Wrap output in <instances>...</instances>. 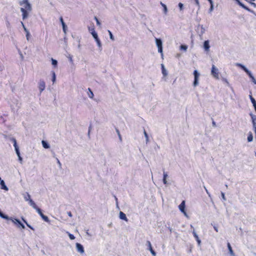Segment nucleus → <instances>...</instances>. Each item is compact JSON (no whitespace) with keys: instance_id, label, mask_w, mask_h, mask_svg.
I'll return each instance as SVG.
<instances>
[{"instance_id":"21","label":"nucleus","mask_w":256,"mask_h":256,"mask_svg":"<svg viewBox=\"0 0 256 256\" xmlns=\"http://www.w3.org/2000/svg\"><path fill=\"white\" fill-rule=\"evenodd\" d=\"M23 196L24 200L26 202H28L30 200H31L30 196L28 192H26L24 194Z\"/></svg>"},{"instance_id":"60","label":"nucleus","mask_w":256,"mask_h":256,"mask_svg":"<svg viewBox=\"0 0 256 256\" xmlns=\"http://www.w3.org/2000/svg\"><path fill=\"white\" fill-rule=\"evenodd\" d=\"M114 199H115L116 202V204L118 206V198L116 196H114Z\"/></svg>"},{"instance_id":"30","label":"nucleus","mask_w":256,"mask_h":256,"mask_svg":"<svg viewBox=\"0 0 256 256\" xmlns=\"http://www.w3.org/2000/svg\"><path fill=\"white\" fill-rule=\"evenodd\" d=\"M248 142H251L253 140V136H252V132H250L248 133Z\"/></svg>"},{"instance_id":"29","label":"nucleus","mask_w":256,"mask_h":256,"mask_svg":"<svg viewBox=\"0 0 256 256\" xmlns=\"http://www.w3.org/2000/svg\"><path fill=\"white\" fill-rule=\"evenodd\" d=\"M88 95L90 98H92L94 96V94L92 90L90 88H88Z\"/></svg>"},{"instance_id":"52","label":"nucleus","mask_w":256,"mask_h":256,"mask_svg":"<svg viewBox=\"0 0 256 256\" xmlns=\"http://www.w3.org/2000/svg\"><path fill=\"white\" fill-rule=\"evenodd\" d=\"M249 97H250L251 102L252 101V100H255V99L252 96V95H250Z\"/></svg>"},{"instance_id":"48","label":"nucleus","mask_w":256,"mask_h":256,"mask_svg":"<svg viewBox=\"0 0 256 256\" xmlns=\"http://www.w3.org/2000/svg\"><path fill=\"white\" fill-rule=\"evenodd\" d=\"M56 162H57L58 164L59 167L61 168L62 164H61L60 161L59 160L58 158H56Z\"/></svg>"},{"instance_id":"64","label":"nucleus","mask_w":256,"mask_h":256,"mask_svg":"<svg viewBox=\"0 0 256 256\" xmlns=\"http://www.w3.org/2000/svg\"><path fill=\"white\" fill-rule=\"evenodd\" d=\"M16 154L18 157L19 156H20V152H18V153H16Z\"/></svg>"},{"instance_id":"38","label":"nucleus","mask_w":256,"mask_h":256,"mask_svg":"<svg viewBox=\"0 0 256 256\" xmlns=\"http://www.w3.org/2000/svg\"><path fill=\"white\" fill-rule=\"evenodd\" d=\"M56 74L54 72H52V82H56Z\"/></svg>"},{"instance_id":"28","label":"nucleus","mask_w":256,"mask_h":256,"mask_svg":"<svg viewBox=\"0 0 256 256\" xmlns=\"http://www.w3.org/2000/svg\"><path fill=\"white\" fill-rule=\"evenodd\" d=\"M42 146L44 148H48L50 147V144H48V142L45 140H42Z\"/></svg>"},{"instance_id":"17","label":"nucleus","mask_w":256,"mask_h":256,"mask_svg":"<svg viewBox=\"0 0 256 256\" xmlns=\"http://www.w3.org/2000/svg\"><path fill=\"white\" fill-rule=\"evenodd\" d=\"M60 22H61V24H62L63 31L64 32L66 33L67 26H66V24L65 22H64L63 18H62V16H61L60 18Z\"/></svg>"},{"instance_id":"46","label":"nucleus","mask_w":256,"mask_h":256,"mask_svg":"<svg viewBox=\"0 0 256 256\" xmlns=\"http://www.w3.org/2000/svg\"><path fill=\"white\" fill-rule=\"evenodd\" d=\"M214 10V4H210V8L209 9V12H211Z\"/></svg>"},{"instance_id":"25","label":"nucleus","mask_w":256,"mask_h":256,"mask_svg":"<svg viewBox=\"0 0 256 256\" xmlns=\"http://www.w3.org/2000/svg\"><path fill=\"white\" fill-rule=\"evenodd\" d=\"M249 77L251 78L252 81L254 83V84H256V80L254 77L253 76L252 73L250 71L248 73L246 74Z\"/></svg>"},{"instance_id":"63","label":"nucleus","mask_w":256,"mask_h":256,"mask_svg":"<svg viewBox=\"0 0 256 256\" xmlns=\"http://www.w3.org/2000/svg\"><path fill=\"white\" fill-rule=\"evenodd\" d=\"M254 132H255V134H256V127L254 128Z\"/></svg>"},{"instance_id":"2","label":"nucleus","mask_w":256,"mask_h":256,"mask_svg":"<svg viewBox=\"0 0 256 256\" xmlns=\"http://www.w3.org/2000/svg\"><path fill=\"white\" fill-rule=\"evenodd\" d=\"M156 44L158 48V52L160 53L162 56H163L162 53V42L160 38H156Z\"/></svg>"},{"instance_id":"49","label":"nucleus","mask_w":256,"mask_h":256,"mask_svg":"<svg viewBox=\"0 0 256 256\" xmlns=\"http://www.w3.org/2000/svg\"><path fill=\"white\" fill-rule=\"evenodd\" d=\"M26 32V39L28 40V38H29V36L30 35V32L28 31L27 32Z\"/></svg>"},{"instance_id":"37","label":"nucleus","mask_w":256,"mask_h":256,"mask_svg":"<svg viewBox=\"0 0 256 256\" xmlns=\"http://www.w3.org/2000/svg\"><path fill=\"white\" fill-rule=\"evenodd\" d=\"M52 64L54 66L56 67L58 65V61L52 58Z\"/></svg>"},{"instance_id":"14","label":"nucleus","mask_w":256,"mask_h":256,"mask_svg":"<svg viewBox=\"0 0 256 256\" xmlns=\"http://www.w3.org/2000/svg\"><path fill=\"white\" fill-rule=\"evenodd\" d=\"M236 65L242 69L244 71L246 74L248 73L250 70H249L244 65L240 63H236Z\"/></svg>"},{"instance_id":"54","label":"nucleus","mask_w":256,"mask_h":256,"mask_svg":"<svg viewBox=\"0 0 256 256\" xmlns=\"http://www.w3.org/2000/svg\"><path fill=\"white\" fill-rule=\"evenodd\" d=\"M250 115L252 118H256V116L255 115H254L252 113H250Z\"/></svg>"},{"instance_id":"53","label":"nucleus","mask_w":256,"mask_h":256,"mask_svg":"<svg viewBox=\"0 0 256 256\" xmlns=\"http://www.w3.org/2000/svg\"><path fill=\"white\" fill-rule=\"evenodd\" d=\"M67 214H68V216L70 217H72V214L70 212H68Z\"/></svg>"},{"instance_id":"15","label":"nucleus","mask_w":256,"mask_h":256,"mask_svg":"<svg viewBox=\"0 0 256 256\" xmlns=\"http://www.w3.org/2000/svg\"><path fill=\"white\" fill-rule=\"evenodd\" d=\"M0 185L1 186V188L2 190H5L6 191H8V188L7 187V186L6 185L4 180H2L1 178H0Z\"/></svg>"},{"instance_id":"51","label":"nucleus","mask_w":256,"mask_h":256,"mask_svg":"<svg viewBox=\"0 0 256 256\" xmlns=\"http://www.w3.org/2000/svg\"><path fill=\"white\" fill-rule=\"evenodd\" d=\"M214 230L216 232H218V226H216V225H214Z\"/></svg>"},{"instance_id":"4","label":"nucleus","mask_w":256,"mask_h":256,"mask_svg":"<svg viewBox=\"0 0 256 256\" xmlns=\"http://www.w3.org/2000/svg\"><path fill=\"white\" fill-rule=\"evenodd\" d=\"M197 32L200 36V39L202 40V35L206 32V28L202 25L198 24L197 26Z\"/></svg>"},{"instance_id":"42","label":"nucleus","mask_w":256,"mask_h":256,"mask_svg":"<svg viewBox=\"0 0 256 256\" xmlns=\"http://www.w3.org/2000/svg\"><path fill=\"white\" fill-rule=\"evenodd\" d=\"M178 8H179L180 10H183L184 4L180 2L178 4Z\"/></svg>"},{"instance_id":"34","label":"nucleus","mask_w":256,"mask_h":256,"mask_svg":"<svg viewBox=\"0 0 256 256\" xmlns=\"http://www.w3.org/2000/svg\"><path fill=\"white\" fill-rule=\"evenodd\" d=\"M240 6L242 8H243L245 9L246 10L248 11V12H253V10H250L248 6H245L244 4H240Z\"/></svg>"},{"instance_id":"9","label":"nucleus","mask_w":256,"mask_h":256,"mask_svg":"<svg viewBox=\"0 0 256 256\" xmlns=\"http://www.w3.org/2000/svg\"><path fill=\"white\" fill-rule=\"evenodd\" d=\"M46 84L43 80H40L38 82V88L40 91V93L45 89Z\"/></svg>"},{"instance_id":"39","label":"nucleus","mask_w":256,"mask_h":256,"mask_svg":"<svg viewBox=\"0 0 256 256\" xmlns=\"http://www.w3.org/2000/svg\"><path fill=\"white\" fill-rule=\"evenodd\" d=\"M116 132L118 136V138H119V140H120V142H122V136L120 134V132L119 131V130L118 129V128H116Z\"/></svg>"},{"instance_id":"58","label":"nucleus","mask_w":256,"mask_h":256,"mask_svg":"<svg viewBox=\"0 0 256 256\" xmlns=\"http://www.w3.org/2000/svg\"><path fill=\"white\" fill-rule=\"evenodd\" d=\"M212 126H216V122H215L214 121V120H213V121H212Z\"/></svg>"},{"instance_id":"12","label":"nucleus","mask_w":256,"mask_h":256,"mask_svg":"<svg viewBox=\"0 0 256 256\" xmlns=\"http://www.w3.org/2000/svg\"><path fill=\"white\" fill-rule=\"evenodd\" d=\"M203 47L206 52H208L210 50V46L208 40H205L204 42Z\"/></svg>"},{"instance_id":"19","label":"nucleus","mask_w":256,"mask_h":256,"mask_svg":"<svg viewBox=\"0 0 256 256\" xmlns=\"http://www.w3.org/2000/svg\"><path fill=\"white\" fill-rule=\"evenodd\" d=\"M92 37L95 40L98 38L97 32L95 31L94 27L92 28V32H90Z\"/></svg>"},{"instance_id":"33","label":"nucleus","mask_w":256,"mask_h":256,"mask_svg":"<svg viewBox=\"0 0 256 256\" xmlns=\"http://www.w3.org/2000/svg\"><path fill=\"white\" fill-rule=\"evenodd\" d=\"M22 221L26 224V225L30 228L31 230H34V228L32 226L30 225L26 222V220L24 218H22Z\"/></svg>"},{"instance_id":"11","label":"nucleus","mask_w":256,"mask_h":256,"mask_svg":"<svg viewBox=\"0 0 256 256\" xmlns=\"http://www.w3.org/2000/svg\"><path fill=\"white\" fill-rule=\"evenodd\" d=\"M20 12H22V17L23 20L26 19L28 16V12L30 11L25 10L23 8H20Z\"/></svg>"},{"instance_id":"7","label":"nucleus","mask_w":256,"mask_h":256,"mask_svg":"<svg viewBox=\"0 0 256 256\" xmlns=\"http://www.w3.org/2000/svg\"><path fill=\"white\" fill-rule=\"evenodd\" d=\"M36 210L44 221L47 222H50V220L48 217L43 214V213L42 212V210L39 208H37Z\"/></svg>"},{"instance_id":"3","label":"nucleus","mask_w":256,"mask_h":256,"mask_svg":"<svg viewBox=\"0 0 256 256\" xmlns=\"http://www.w3.org/2000/svg\"><path fill=\"white\" fill-rule=\"evenodd\" d=\"M211 74L216 79H219L218 70L214 64L212 66Z\"/></svg>"},{"instance_id":"45","label":"nucleus","mask_w":256,"mask_h":256,"mask_svg":"<svg viewBox=\"0 0 256 256\" xmlns=\"http://www.w3.org/2000/svg\"><path fill=\"white\" fill-rule=\"evenodd\" d=\"M221 196H222V198L223 199V200H226V198L225 197V195H224V192H221Z\"/></svg>"},{"instance_id":"6","label":"nucleus","mask_w":256,"mask_h":256,"mask_svg":"<svg viewBox=\"0 0 256 256\" xmlns=\"http://www.w3.org/2000/svg\"><path fill=\"white\" fill-rule=\"evenodd\" d=\"M10 220H12V222L16 224V226L18 228H20L24 229L25 228L24 225L20 221V220L18 218H11Z\"/></svg>"},{"instance_id":"50","label":"nucleus","mask_w":256,"mask_h":256,"mask_svg":"<svg viewBox=\"0 0 256 256\" xmlns=\"http://www.w3.org/2000/svg\"><path fill=\"white\" fill-rule=\"evenodd\" d=\"M204 188L206 191V194H208V196L210 197V194L209 192L208 191V190L206 189V188L205 186H204Z\"/></svg>"},{"instance_id":"62","label":"nucleus","mask_w":256,"mask_h":256,"mask_svg":"<svg viewBox=\"0 0 256 256\" xmlns=\"http://www.w3.org/2000/svg\"><path fill=\"white\" fill-rule=\"evenodd\" d=\"M182 213L184 214V216H186V217H188V214H186V210H184V212H182Z\"/></svg>"},{"instance_id":"55","label":"nucleus","mask_w":256,"mask_h":256,"mask_svg":"<svg viewBox=\"0 0 256 256\" xmlns=\"http://www.w3.org/2000/svg\"><path fill=\"white\" fill-rule=\"evenodd\" d=\"M196 4L198 6H200V3L198 0H195Z\"/></svg>"},{"instance_id":"10","label":"nucleus","mask_w":256,"mask_h":256,"mask_svg":"<svg viewBox=\"0 0 256 256\" xmlns=\"http://www.w3.org/2000/svg\"><path fill=\"white\" fill-rule=\"evenodd\" d=\"M76 250L78 252H80V254L84 253V248L82 244L76 242Z\"/></svg>"},{"instance_id":"13","label":"nucleus","mask_w":256,"mask_h":256,"mask_svg":"<svg viewBox=\"0 0 256 256\" xmlns=\"http://www.w3.org/2000/svg\"><path fill=\"white\" fill-rule=\"evenodd\" d=\"M192 234H193L194 236V237L196 240V242H198V246H200V244H201V240L200 239L198 235L195 232L194 230L193 231H192Z\"/></svg>"},{"instance_id":"18","label":"nucleus","mask_w":256,"mask_h":256,"mask_svg":"<svg viewBox=\"0 0 256 256\" xmlns=\"http://www.w3.org/2000/svg\"><path fill=\"white\" fill-rule=\"evenodd\" d=\"M119 217H120V218L121 220H124L126 222L128 221V219L126 214L122 212H120Z\"/></svg>"},{"instance_id":"40","label":"nucleus","mask_w":256,"mask_h":256,"mask_svg":"<svg viewBox=\"0 0 256 256\" xmlns=\"http://www.w3.org/2000/svg\"><path fill=\"white\" fill-rule=\"evenodd\" d=\"M108 34L110 36V39L112 40H114V36L112 32L110 30H108Z\"/></svg>"},{"instance_id":"59","label":"nucleus","mask_w":256,"mask_h":256,"mask_svg":"<svg viewBox=\"0 0 256 256\" xmlns=\"http://www.w3.org/2000/svg\"><path fill=\"white\" fill-rule=\"evenodd\" d=\"M238 2V4L239 6H240V4H243V3H242V2H240V0H238V2Z\"/></svg>"},{"instance_id":"23","label":"nucleus","mask_w":256,"mask_h":256,"mask_svg":"<svg viewBox=\"0 0 256 256\" xmlns=\"http://www.w3.org/2000/svg\"><path fill=\"white\" fill-rule=\"evenodd\" d=\"M0 217L6 220H9L11 219V218H10L8 216L5 214L0 210Z\"/></svg>"},{"instance_id":"47","label":"nucleus","mask_w":256,"mask_h":256,"mask_svg":"<svg viewBox=\"0 0 256 256\" xmlns=\"http://www.w3.org/2000/svg\"><path fill=\"white\" fill-rule=\"evenodd\" d=\"M21 24H22V25L24 29V30L25 31V32H28V29L26 28L25 26L24 25V23L22 22H21Z\"/></svg>"},{"instance_id":"1","label":"nucleus","mask_w":256,"mask_h":256,"mask_svg":"<svg viewBox=\"0 0 256 256\" xmlns=\"http://www.w3.org/2000/svg\"><path fill=\"white\" fill-rule=\"evenodd\" d=\"M19 4L20 6H22V8L27 10L31 11L32 10V6L29 2L28 0H22L20 2Z\"/></svg>"},{"instance_id":"20","label":"nucleus","mask_w":256,"mask_h":256,"mask_svg":"<svg viewBox=\"0 0 256 256\" xmlns=\"http://www.w3.org/2000/svg\"><path fill=\"white\" fill-rule=\"evenodd\" d=\"M12 141L14 142V147L16 152L18 153V152H20V150L17 144L16 140L15 138H13Z\"/></svg>"},{"instance_id":"61","label":"nucleus","mask_w":256,"mask_h":256,"mask_svg":"<svg viewBox=\"0 0 256 256\" xmlns=\"http://www.w3.org/2000/svg\"><path fill=\"white\" fill-rule=\"evenodd\" d=\"M208 0L210 3V4H214L212 0Z\"/></svg>"},{"instance_id":"5","label":"nucleus","mask_w":256,"mask_h":256,"mask_svg":"<svg viewBox=\"0 0 256 256\" xmlns=\"http://www.w3.org/2000/svg\"><path fill=\"white\" fill-rule=\"evenodd\" d=\"M194 80L193 86L195 87L198 85V80L200 74L198 70H196L194 72Z\"/></svg>"},{"instance_id":"24","label":"nucleus","mask_w":256,"mask_h":256,"mask_svg":"<svg viewBox=\"0 0 256 256\" xmlns=\"http://www.w3.org/2000/svg\"><path fill=\"white\" fill-rule=\"evenodd\" d=\"M29 204L32 206L34 209L36 210L38 208L35 202L31 199L28 201Z\"/></svg>"},{"instance_id":"31","label":"nucleus","mask_w":256,"mask_h":256,"mask_svg":"<svg viewBox=\"0 0 256 256\" xmlns=\"http://www.w3.org/2000/svg\"><path fill=\"white\" fill-rule=\"evenodd\" d=\"M160 4L163 7L164 13L165 14H166L168 12V8L166 6L165 4H163L162 2H160Z\"/></svg>"},{"instance_id":"26","label":"nucleus","mask_w":256,"mask_h":256,"mask_svg":"<svg viewBox=\"0 0 256 256\" xmlns=\"http://www.w3.org/2000/svg\"><path fill=\"white\" fill-rule=\"evenodd\" d=\"M227 245H228V250L230 254L232 256H234V252L232 249V248L229 242H228Z\"/></svg>"},{"instance_id":"57","label":"nucleus","mask_w":256,"mask_h":256,"mask_svg":"<svg viewBox=\"0 0 256 256\" xmlns=\"http://www.w3.org/2000/svg\"><path fill=\"white\" fill-rule=\"evenodd\" d=\"M250 4L252 6L256 8V4L254 2H250Z\"/></svg>"},{"instance_id":"27","label":"nucleus","mask_w":256,"mask_h":256,"mask_svg":"<svg viewBox=\"0 0 256 256\" xmlns=\"http://www.w3.org/2000/svg\"><path fill=\"white\" fill-rule=\"evenodd\" d=\"M168 176V174L166 172H164L162 181L164 184H166L168 183L167 180H166V178Z\"/></svg>"},{"instance_id":"41","label":"nucleus","mask_w":256,"mask_h":256,"mask_svg":"<svg viewBox=\"0 0 256 256\" xmlns=\"http://www.w3.org/2000/svg\"><path fill=\"white\" fill-rule=\"evenodd\" d=\"M94 18V20H96V24H97L98 26H100V24H100V20H98V18H97L96 16H95Z\"/></svg>"},{"instance_id":"44","label":"nucleus","mask_w":256,"mask_h":256,"mask_svg":"<svg viewBox=\"0 0 256 256\" xmlns=\"http://www.w3.org/2000/svg\"><path fill=\"white\" fill-rule=\"evenodd\" d=\"M252 103L254 107L255 111L256 112V100H252Z\"/></svg>"},{"instance_id":"56","label":"nucleus","mask_w":256,"mask_h":256,"mask_svg":"<svg viewBox=\"0 0 256 256\" xmlns=\"http://www.w3.org/2000/svg\"><path fill=\"white\" fill-rule=\"evenodd\" d=\"M18 158L19 161L20 162V163H22V158L20 156H19Z\"/></svg>"},{"instance_id":"43","label":"nucleus","mask_w":256,"mask_h":256,"mask_svg":"<svg viewBox=\"0 0 256 256\" xmlns=\"http://www.w3.org/2000/svg\"><path fill=\"white\" fill-rule=\"evenodd\" d=\"M68 236H69V238L71 240H73L75 238V236L72 234H71L70 233H68Z\"/></svg>"},{"instance_id":"16","label":"nucleus","mask_w":256,"mask_h":256,"mask_svg":"<svg viewBox=\"0 0 256 256\" xmlns=\"http://www.w3.org/2000/svg\"><path fill=\"white\" fill-rule=\"evenodd\" d=\"M185 201L183 200L181 204L179 205L178 208L182 212H184L185 210Z\"/></svg>"},{"instance_id":"8","label":"nucleus","mask_w":256,"mask_h":256,"mask_svg":"<svg viewBox=\"0 0 256 256\" xmlns=\"http://www.w3.org/2000/svg\"><path fill=\"white\" fill-rule=\"evenodd\" d=\"M146 246L148 247V250H149L153 256H156V252L153 250L151 242L150 241L148 240L146 242Z\"/></svg>"},{"instance_id":"32","label":"nucleus","mask_w":256,"mask_h":256,"mask_svg":"<svg viewBox=\"0 0 256 256\" xmlns=\"http://www.w3.org/2000/svg\"><path fill=\"white\" fill-rule=\"evenodd\" d=\"M96 40L99 48L101 50H102V44H101V42H100V38H98V39H96V40Z\"/></svg>"},{"instance_id":"35","label":"nucleus","mask_w":256,"mask_h":256,"mask_svg":"<svg viewBox=\"0 0 256 256\" xmlns=\"http://www.w3.org/2000/svg\"><path fill=\"white\" fill-rule=\"evenodd\" d=\"M144 134L146 138V143L147 144L149 141L148 136L144 129Z\"/></svg>"},{"instance_id":"22","label":"nucleus","mask_w":256,"mask_h":256,"mask_svg":"<svg viewBox=\"0 0 256 256\" xmlns=\"http://www.w3.org/2000/svg\"><path fill=\"white\" fill-rule=\"evenodd\" d=\"M162 68V72L164 76H166L168 75V72L166 69L165 68L164 66V64H161Z\"/></svg>"},{"instance_id":"36","label":"nucleus","mask_w":256,"mask_h":256,"mask_svg":"<svg viewBox=\"0 0 256 256\" xmlns=\"http://www.w3.org/2000/svg\"><path fill=\"white\" fill-rule=\"evenodd\" d=\"M188 49V46L185 44H181L180 46V50L186 51Z\"/></svg>"}]
</instances>
